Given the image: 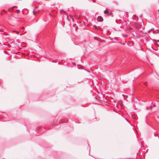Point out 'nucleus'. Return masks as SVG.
<instances>
[{"label":"nucleus","mask_w":159,"mask_h":159,"mask_svg":"<svg viewBox=\"0 0 159 159\" xmlns=\"http://www.w3.org/2000/svg\"><path fill=\"white\" fill-rule=\"evenodd\" d=\"M16 31H13V32H16Z\"/></svg>","instance_id":"obj_15"},{"label":"nucleus","mask_w":159,"mask_h":159,"mask_svg":"<svg viewBox=\"0 0 159 159\" xmlns=\"http://www.w3.org/2000/svg\"><path fill=\"white\" fill-rule=\"evenodd\" d=\"M108 10H106L104 11V13L106 14H107L108 13Z\"/></svg>","instance_id":"obj_2"},{"label":"nucleus","mask_w":159,"mask_h":159,"mask_svg":"<svg viewBox=\"0 0 159 159\" xmlns=\"http://www.w3.org/2000/svg\"><path fill=\"white\" fill-rule=\"evenodd\" d=\"M112 14V13H111V12H110V13H108V15H111Z\"/></svg>","instance_id":"obj_4"},{"label":"nucleus","mask_w":159,"mask_h":159,"mask_svg":"<svg viewBox=\"0 0 159 159\" xmlns=\"http://www.w3.org/2000/svg\"><path fill=\"white\" fill-rule=\"evenodd\" d=\"M73 64H74V65H75V63H73Z\"/></svg>","instance_id":"obj_13"},{"label":"nucleus","mask_w":159,"mask_h":159,"mask_svg":"<svg viewBox=\"0 0 159 159\" xmlns=\"http://www.w3.org/2000/svg\"><path fill=\"white\" fill-rule=\"evenodd\" d=\"M144 84L145 85H147V82H145L144 83Z\"/></svg>","instance_id":"obj_6"},{"label":"nucleus","mask_w":159,"mask_h":159,"mask_svg":"<svg viewBox=\"0 0 159 159\" xmlns=\"http://www.w3.org/2000/svg\"><path fill=\"white\" fill-rule=\"evenodd\" d=\"M16 33L17 34H19V32L16 31Z\"/></svg>","instance_id":"obj_5"},{"label":"nucleus","mask_w":159,"mask_h":159,"mask_svg":"<svg viewBox=\"0 0 159 159\" xmlns=\"http://www.w3.org/2000/svg\"><path fill=\"white\" fill-rule=\"evenodd\" d=\"M78 27H77L76 28V29H75V30H77L78 29Z\"/></svg>","instance_id":"obj_8"},{"label":"nucleus","mask_w":159,"mask_h":159,"mask_svg":"<svg viewBox=\"0 0 159 159\" xmlns=\"http://www.w3.org/2000/svg\"><path fill=\"white\" fill-rule=\"evenodd\" d=\"M16 12L18 13H19L20 12V11L19 10H17L16 11Z\"/></svg>","instance_id":"obj_3"},{"label":"nucleus","mask_w":159,"mask_h":159,"mask_svg":"<svg viewBox=\"0 0 159 159\" xmlns=\"http://www.w3.org/2000/svg\"><path fill=\"white\" fill-rule=\"evenodd\" d=\"M150 31H148V33H149L150 32Z\"/></svg>","instance_id":"obj_14"},{"label":"nucleus","mask_w":159,"mask_h":159,"mask_svg":"<svg viewBox=\"0 0 159 159\" xmlns=\"http://www.w3.org/2000/svg\"><path fill=\"white\" fill-rule=\"evenodd\" d=\"M97 20L98 21L102 22L103 20V19L101 16H99L97 18Z\"/></svg>","instance_id":"obj_1"},{"label":"nucleus","mask_w":159,"mask_h":159,"mask_svg":"<svg viewBox=\"0 0 159 159\" xmlns=\"http://www.w3.org/2000/svg\"><path fill=\"white\" fill-rule=\"evenodd\" d=\"M15 7V6H14V7H11V9H12V10H13V8L14 7Z\"/></svg>","instance_id":"obj_7"},{"label":"nucleus","mask_w":159,"mask_h":159,"mask_svg":"<svg viewBox=\"0 0 159 159\" xmlns=\"http://www.w3.org/2000/svg\"><path fill=\"white\" fill-rule=\"evenodd\" d=\"M95 27L96 29H97V28L96 26H95Z\"/></svg>","instance_id":"obj_10"},{"label":"nucleus","mask_w":159,"mask_h":159,"mask_svg":"<svg viewBox=\"0 0 159 159\" xmlns=\"http://www.w3.org/2000/svg\"><path fill=\"white\" fill-rule=\"evenodd\" d=\"M147 110H148L149 109V108H148V107H147Z\"/></svg>","instance_id":"obj_12"},{"label":"nucleus","mask_w":159,"mask_h":159,"mask_svg":"<svg viewBox=\"0 0 159 159\" xmlns=\"http://www.w3.org/2000/svg\"><path fill=\"white\" fill-rule=\"evenodd\" d=\"M155 106H156V105H155V104H154L153 105V107H155Z\"/></svg>","instance_id":"obj_9"},{"label":"nucleus","mask_w":159,"mask_h":159,"mask_svg":"<svg viewBox=\"0 0 159 159\" xmlns=\"http://www.w3.org/2000/svg\"><path fill=\"white\" fill-rule=\"evenodd\" d=\"M152 106H151V107H150V108H151V109H152Z\"/></svg>","instance_id":"obj_11"},{"label":"nucleus","mask_w":159,"mask_h":159,"mask_svg":"<svg viewBox=\"0 0 159 159\" xmlns=\"http://www.w3.org/2000/svg\"><path fill=\"white\" fill-rule=\"evenodd\" d=\"M158 41L159 42V40H158Z\"/></svg>","instance_id":"obj_16"}]
</instances>
